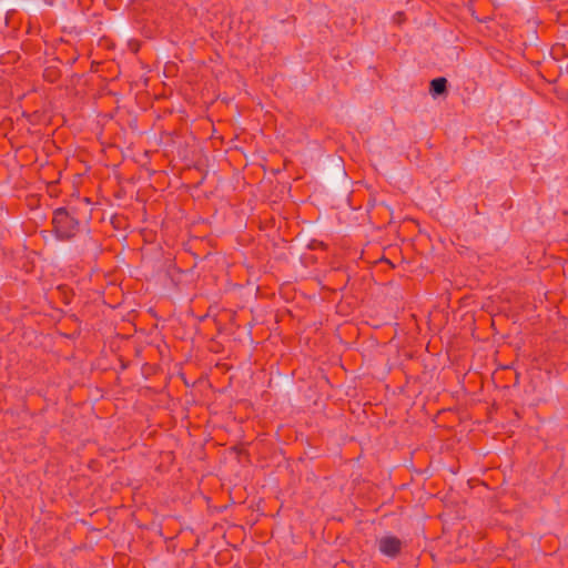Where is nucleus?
Here are the masks:
<instances>
[{"mask_svg": "<svg viewBox=\"0 0 568 568\" xmlns=\"http://www.w3.org/2000/svg\"><path fill=\"white\" fill-rule=\"evenodd\" d=\"M429 91L433 95H440L447 91L446 78H436L430 81Z\"/></svg>", "mask_w": 568, "mask_h": 568, "instance_id": "nucleus-3", "label": "nucleus"}, {"mask_svg": "<svg viewBox=\"0 0 568 568\" xmlns=\"http://www.w3.org/2000/svg\"><path fill=\"white\" fill-rule=\"evenodd\" d=\"M378 550L388 558H396L403 548L402 540L394 535H386L377 539Z\"/></svg>", "mask_w": 568, "mask_h": 568, "instance_id": "nucleus-2", "label": "nucleus"}, {"mask_svg": "<svg viewBox=\"0 0 568 568\" xmlns=\"http://www.w3.org/2000/svg\"><path fill=\"white\" fill-rule=\"evenodd\" d=\"M83 220L74 206L55 209L52 216L54 235L61 241L73 239L80 232Z\"/></svg>", "mask_w": 568, "mask_h": 568, "instance_id": "nucleus-1", "label": "nucleus"}]
</instances>
